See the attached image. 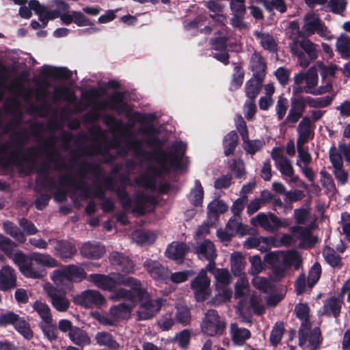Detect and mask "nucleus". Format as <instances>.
<instances>
[{"label": "nucleus", "instance_id": "nucleus-6", "mask_svg": "<svg viewBox=\"0 0 350 350\" xmlns=\"http://www.w3.org/2000/svg\"><path fill=\"white\" fill-rule=\"evenodd\" d=\"M146 144L154 149L152 151H147L143 148V142L140 139H135L129 141L126 144L129 149L133 151L134 154L137 157H145L147 159L154 160L160 166V163H163V159L160 157L159 153H157L160 150V148L163 146V142L158 137H150L146 141Z\"/></svg>", "mask_w": 350, "mask_h": 350}, {"label": "nucleus", "instance_id": "nucleus-59", "mask_svg": "<svg viewBox=\"0 0 350 350\" xmlns=\"http://www.w3.org/2000/svg\"><path fill=\"white\" fill-rule=\"evenodd\" d=\"M135 181L137 185L146 189L154 190L156 188L157 180L155 178L151 175H140L135 178Z\"/></svg>", "mask_w": 350, "mask_h": 350}, {"label": "nucleus", "instance_id": "nucleus-28", "mask_svg": "<svg viewBox=\"0 0 350 350\" xmlns=\"http://www.w3.org/2000/svg\"><path fill=\"white\" fill-rule=\"evenodd\" d=\"M194 252L208 261L215 260L217 256L214 244L208 239H204L195 247Z\"/></svg>", "mask_w": 350, "mask_h": 350}, {"label": "nucleus", "instance_id": "nucleus-10", "mask_svg": "<svg viewBox=\"0 0 350 350\" xmlns=\"http://www.w3.org/2000/svg\"><path fill=\"white\" fill-rule=\"evenodd\" d=\"M299 44L304 51H299L295 46L291 47V52L298 58L299 65L306 68L311 61L315 60L318 57L317 50L315 44L310 40H302Z\"/></svg>", "mask_w": 350, "mask_h": 350}, {"label": "nucleus", "instance_id": "nucleus-38", "mask_svg": "<svg viewBox=\"0 0 350 350\" xmlns=\"http://www.w3.org/2000/svg\"><path fill=\"white\" fill-rule=\"evenodd\" d=\"M262 82V80L252 77L245 83V94L249 100H255L256 98L261 90Z\"/></svg>", "mask_w": 350, "mask_h": 350}, {"label": "nucleus", "instance_id": "nucleus-25", "mask_svg": "<svg viewBox=\"0 0 350 350\" xmlns=\"http://www.w3.org/2000/svg\"><path fill=\"white\" fill-rule=\"evenodd\" d=\"M342 301L335 296L326 299L323 306L322 315L327 317H334L337 319L340 317L342 308Z\"/></svg>", "mask_w": 350, "mask_h": 350}, {"label": "nucleus", "instance_id": "nucleus-24", "mask_svg": "<svg viewBox=\"0 0 350 350\" xmlns=\"http://www.w3.org/2000/svg\"><path fill=\"white\" fill-rule=\"evenodd\" d=\"M314 126L312 125L310 118L308 116L303 117L297 129L298 133L297 143L299 144L301 143H307L310 138V135L312 134V135H314ZM312 137H313V136H312Z\"/></svg>", "mask_w": 350, "mask_h": 350}, {"label": "nucleus", "instance_id": "nucleus-35", "mask_svg": "<svg viewBox=\"0 0 350 350\" xmlns=\"http://www.w3.org/2000/svg\"><path fill=\"white\" fill-rule=\"evenodd\" d=\"M239 144V135L235 131L228 132L223 138L224 154L229 157L234 152Z\"/></svg>", "mask_w": 350, "mask_h": 350}, {"label": "nucleus", "instance_id": "nucleus-27", "mask_svg": "<svg viewBox=\"0 0 350 350\" xmlns=\"http://www.w3.org/2000/svg\"><path fill=\"white\" fill-rule=\"evenodd\" d=\"M40 74L46 77H53L61 79H69L72 72L67 68H55L49 65H44L40 69Z\"/></svg>", "mask_w": 350, "mask_h": 350}, {"label": "nucleus", "instance_id": "nucleus-7", "mask_svg": "<svg viewBox=\"0 0 350 350\" xmlns=\"http://www.w3.org/2000/svg\"><path fill=\"white\" fill-rule=\"evenodd\" d=\"M11 258L18 267L21 273L26 278L40 279L46 274L44 269L33 267V252L27 255L21 250H17L12 254Z\"/></svg>", "mask_w": 350, "mask_h": 350}, {"label": "nucleus", "instance_id": "nucleus-36", "mask_svg": "<svg viewBox=\"0 0 350 350\" xmlns=\"http://www.w3.org/2000/svg\"><path fill=\"white\" fill-rule=\"evenodd\" d=\"M323 256L326 262L333 269H340L343 266L341 256L331 247L325 245Z\"/></svg>", "mask_w": 350, "mask_h": 350}, {"label": "nucleus", "instance_id": "nucleus-61", "mask_svg": "<svg viewBox=\"0 0 350 350\" xmlns=\"http://www.w3.org/2000/svg\"><path fill=\"white\" fill-rule=\"evenodd\" d=\"M321 273V265L317 262L312 265L310 270L309 271L308 277V285L312 288L317 282L319 280Z\"/></svg>", "mask_w": 350, "mask_h": 350}, {"label": "nucleus", "instance_id": "nucleus-26", "mask_svg": "<svg viewBox=\"0 0 350 350\" xmlns=\"http://www.w3.org/2000/svg\"><path fill=\"white\" fill-rule=\"evenodd\" d=\"M70 341L79 347L83 348L92 343L91 338L86 331L79 327H74L71 332L68 334Z\"/></svg>", "mask_w": 350, "mask_h": 350}, {"label": "nucleus", "instance_id": "nucleus-8", "mask_svg": "<svg viewBox=\"0 0 350 350\" xmlns=\"http://www.w3.org/2000/svg\"><path fill=\"white\" fill-rule=\"evenodd\" d=\"M84 269L75 265H69L53 271L51 280L56 284L64 281L80 282L86 278Z\"/></svg>", "mask_w": 350, "mask_h": 350}, {"label": "nucleus", "instance_id": "nucleus-43", "mask_svg": "<svg viewBox=\"0 0 350 350\" xmlns=\"http://www.w3.org/2000/svg\"><path fill=\"white\" fill-rule=\"evenodd\" d=\"M3 229L5 232L18 241L20 243H24L26 241L25 233L13 222L6 221L3 223Z\"/></svg>", "mask_w": 350, "mask_h": 350}, {"label": "nucleus", "instance_id": "nucleus-42", "mask_svg": "<svg viewBox=\"0 0 350 350\" xmlns=\"http://www.w3.org/2000/svg\"><path fill=\"white\" fill-rule=\"evenodd\" d=\"M133 306V304L121 303L111 306L109 312L113 318L124 319L130 315Z\"/></svg>", "mask_w": 350, "mask_h": 350}, {"label": "nucleus", "instance_id": "nucleus-23", "mask_svg": "<svg viewBox=\"0 0 350 350\" xmlns=\"http://www.w3.org/2000/svg\"><path fill=\"white\" fill-rule=\"evenodd\" d=\"M251 70L253 77L264 81L266 76L267 64L263 57L257 52H254L250 59Z\"/></svg>", "mask_w": 350, "mask_h": 350}, {"label": "nucleus", "instance_id": "nucleus-20", "mask_svg": "<svg viewBox=\"0 0 350 350\" xmlns=\"http://www.w3.org/2000/svg\"><path fill=\"white\" fill-rule=\"evenodd\" d=\"M80 152H74L73 155L79 157L81 154L88 156L100 154L103 157L102 162L104 164H111L116 159V155L109 152L107 148H103L100 145L85 146L80 150Z\"/></svg>", "mask_w": 350, "mask_h": 350}, {"label": "nucleus", "instance_id": "nucleus-60", "mask_svg": "<svg viewBox=\"0 0 350 350\" xmlns=\"http://www.w3.org/2000/svg\"><path fill=\"white\" fill-rule=\"evenodd\" d=\"M10 148L8 144L5 142L0 143V165L3 167H8L11 163H15L14 158V155L12 154V152L6 157L5 155L8 152Z\"/></svg>", "mask_w": 350, "mask_h": 350}, {"label": "nucleus", "instance_id": "nucleus-37", "mask_svg": "<svg viewBox=\"0 0 350 350\" xmlns=\"http://www.w3.org/2000/svg\"><path fill=\"white\" fill-rule=\"evenodd\" d=\"M208 218L218 220L219 215L224 214L228 210V205L222 200L215 199L207 206Z\"/></svg>", "mask_w": 350, "mask_h": 350}, {"label": "nucleus", "instance_id": "nucleus-44", "mask_svg": "<svg viewBox=\"0 0 350 350\" xmlns=\"http://www.w3.org/2000/svg\"><path fill=\"white\" fill-rule=\"evenodd\" d=\"M255 35L260 38V45L265 50L273 53L278 52V44L271 35L260 32H256Z\"/></svg>", "mask_w": 350, "mask_h": 350}, {"label": "nucleus", "instance_id": "nucleus-14", "mask_svg": "<svg viewBox=\"0 0 350 350\" xmlns=\"http://www.w3.org/2000/svg\"><path fill=\"white\" fill-rule=\"evenodd\" d=\"M143 267L154 280L168 284L170 273V270L168 267L163 266L159 261L150 258H148L144 261Z\"/></svg>", "mask_w": 350, "mask_h": 350}, {"label": "nucleus", "instance_id": "nucleus-11", "mask_svg": "<svg viewBox=\"0 0 350 350\" xmlns=\"http://www.w3.org/2000/svg\"><path fill=\"white\" fill-rule=\"evenodd\" d=\"M226 329V323L220 320L217 310H208L202 324V332L209 336L221 334Z\"/></svg>", "mask_w": 350, "mask_h": 350}, {"label": "nucleus", "instance_id": "nucleus-13", "mask_svg": "<svg viewBox=\"0 0 350 350\" xmlns=\"http://www.w3.org/2000/svg\"><path fill=\"white\" fill-rule=\"evenodd\" d=\"M251 224L254 226H259L265 230L274 232L281 227H286L288 223L286 221H281L276 215L272 213L265 214L264 213H258L251 220Z\"/></svg>", "mask_w": 350, "mask_h": 350}, {"label": "nucleus", "instance_id": "nucleus-54", "mask_svg": "<svg viewBox=\"0 0 350 350\" xmlns=\"http://www.w3.org/2000/svg\"><path fill=\"white\" fill-rule=\"evenodd\" d=\"M251 337V332L247 328L237 327L232 330V340L235 345H242Z\"/></svg>", "mask_w": 350, "mask_h": 350}, {"label": "nucleus", "instance_id": "nucleus-22", "mask_svg": "<svg viewBox=\"0 0 350 350\" xmlns=\"http://www.w3.org/2000/svg\"><path fill=\"white\" fill-rule=\"evenodd\" d=\"M51 302L54 308L59 312H65L69 308L70 301L66 298L64 293L56 287H51L47 292Z\"/></svg>", "mask_w": 350, "mask_h": 350}, {"label": "nucleus", "instance_id": "nucleus-15", "mask_svg": "<svg viewBox=\"0 0 350 350\" xmlns=\"http://www.w3.org/2000/svg\"><path fill=\"white\" fill-rule=\"evenodd\" d=\"M74 302L83 308L100 306L105 303V297L98 291L88 289L74 297Z\"/></svg>", "mask_w": 350, "mask_h": 350}, {"label": "nucleus", "instance_id": "nucleus-30", "mask_svg": "<svg viewBox=\"0 0 350 350\" xmlns=\"http://www.w3.org/2000/svg\"><path fill=\"white\" fill-rule=\"evenodd\" d=\"M95 340L98 345L107 347L111 350H119L120 345L113 336L108 332H98L95 335Z\"/></svg>", "mask_w": 350, "mask_h": 350}, {"label": "nucleus", "instance_id": "nucleus-1", "mask_svg": "<svg viewBox=\"0 0 350 350\" xmlns=\"http://www.w3.org/2000/svg\"><path fill=\"white\" fill-rule=\"evenodd\" d=\"M100 96L98 90L96 88H92L82 92L83 99L87 100L88 104L83 103V108L80 105H75L73 113H80L90 106H94L96 110H105L108 107L116 111L117 114H128L131 111L129 105L125 102L126 92L115 90L109 97L108 100L96 103L94 100Z\"/></svg>", "mask_w": 350, "mask_h": 350}, {"label": "nucleus", "instance_id": "nucleus-5", "mask_svg": "<svg viewBox=\"0 0 350 350\" xmlns=\"http://www.w3.org/2000/svg\"><path fill=\"white\" fill-rule=\"evenodd\" d=\"M92 281L99 288L112 292L118 285H124L131 288L137 278L124 275L120 273H112L111 275L92 273L90 275Z\"/></svg>", "mask_w": 350, "mask_h": 350}, {"label": "nucleus", "instance_id": "nucleus-56", "mask_svg": "<svg viewBox=\"0 0 350 350\" xmlns=\"http://www.w3.org/2000/svg\"><path fill=\"white\" fill-rule=\"evenodd\" d=\"M245 72L241 66L236 65L233 70L230 90L239 89L243 84Z\"/></svg>", "mask_w": 350, "mask_h": 350}, {"label": "nucleus", "instance_id": "nucleus-49", "mask_svg": "<svg viewBox=\"0 0 350 350\" xmlns=\"http://www.w3.org/2000/svg\"><path fill=\"white\" fill-rule=\"evenodd\" d=\"M265 143L260 139H247L243 140L242 147L247 154L252 156L260 151L264 146Z\"/></svg>", "mask_w": 350, "mask_h": 350}, {"label": "nucleus", "instance_id": "nucleus-9", "mask_svg": "<svg viewBox=\"0 0 350 350\" xmlns=\"http://www.w3.org/2000/svg\"><path fill=\"white\" fill-rule=\"evenodd\" d=\"M304 24L300 31V37L308 38L315 33L325 37L327 27L321 18L314 13H308L304 16Z\"/></svg>", "mask_w": 350, "mask_h": 350}, {"label": "nucleus", "instance_id": "nucleus-3", "mask_svg": "<svg viewBox=\"0 0 350 350\" xmlns=\"http://www.w3.org/2000/svg\"><path fill=\"white\" fill-rule=\"evenodd\" d=\"M186 152V145L183 142H178L172 146V151L168 152L160 148L157 152L160 154L163 163L160 166L151 165L148 167V171L157 177H162L164 174L168 173L172 167L180 169V164Z\"/></svg>", "mask_w": 350, "mask_h": 350}, {"label": "nucleus", "instance_id": "nucleus-34", "mask_svg": "<svg viewBox=\"0 0 350 350\" xmlns=\"http://www.w3.org/2000/svg\"><path fill=\"white\" fill-rule=\"evenodd\" d=\"M105 252V247L100 244L85 243L81 247V255L90 259H99Z\"/></svg>", "mask_w": 350, "mask_h": 350}, {"label": "nucleus", "instance_id": "nucleus-33", "mask_svg": "<svg viewBox=\"0 0 350 350\" xmlns=\"http://www.w3.org/2000/svg\"><path fill=\"white\" fill-rule=\"evenodd\" d=\"M38 148L34 146L29 147L25 151L23 149V152L20 154L21 163L16 164L13 163L15 166L19 168H23V164H29L33 166L39 156Z\"/></svg>", "mask_w": 350, "mask_h": 350}, {"label": "nucleus", "instance_id": "nucleus-55", "mask_svg": "<svg viewBox=\"0 0 350 350\" xmlns=\"http://www.w3.org/2000/svg\"><path fill=\"white\" fill-rule=\"evenodd\" d=\"M301 321L298 330V345L303 347L308 338V332L311 329L312 324L310 319L300 320Z\"/></svg>", "mask_w": 350, "mask_h": 350}, {"label": "nucleus", "instance_id": "nucleus-58", "mask_svg": "<svg viewBox=\"0 0 350 350\" xmlns=\"http://www.w3.org/2000/svg\"><path fill=\"white\" fill-rule=\"evenodd\" d=\"M17 245L10 238L0 233V250L3 252L10 258H12L14 249Z\"/></svg>", "mask_w": 350, "mask_h": 350}, {"label": "nucleus", "instance_id": "nucleus-17", "mask_svg": "<svg viewBox=\"0 0 350 350\" xmlns=\"http://www.w3.org/2000/svg\"><path fill=\"white\" fill-rule=\"evenodd\" d=\"M306 108L304 96L292 97L291 98V108L284 120V123L294 125L303 116Z\"/></svg>", "mask_w": 350, "mask_h": 350}, {"label": "nucleus", "instance_id": "nucleus-21", "mask_svg": "<svg viewBox=\"0 0 350 350\" xmlns=\"http://www.w3.org/2000/svg\"><path fill=\"white\" fill-rule=\"evenodd\" d=\"M77 252L75 244L68 240H57L55 246V255L64 261L72 259Z\"/></svg>", "mask_w": 350, "mask_h": 350}, {"label": "nucleus", "instance_id": "nucleus-18", "mask_svg": "<svg viewBox=\"0 0 350 350\" xmlns=\"http://www.w3.org/2000/svg\"><path fill=\"white\" fill-rule=\"evenodd\" d=\"M109 260L110 263L115 267L118 271L125 273H132L135 271L133 261L121 252H111L109 254Z\"/></svg>", "mask_w": 350, "mask_h": 350}, {"label": "nucleus", "instance_id": "nucleus-4", "mask_svg": "<svg viewBox=\"0 0 350 350\" xmlns=\"http://www.w3.org/2000/svg\"><path fill=\"white\" fill-rule=\"evenodd\" d=\"M131 288L137 294L139 306L137 311V319L146 321L153 318L161 310L162 303L160 299H153L146 289L142 288V282L137 279Z\"/></svg>", "mask_w": 350, "mask_h": 350}, {"label": "nucleus", "instance_id": "nucleus-19", "mask_svg": "<svg viewBox=\"0 0 350 350\" xmlns=\"http://www.w3.org/2000/svg\"><path fill=\"white\" fill-rule=\"evenodd\" d=\"M17 286V276L14 269L4 265L0 269V291H10Z\"/></svg>", "mask_w": 350, "mask_h": 350}, {"label": "nucleus", "instance_id": "nucleus-50", "mask_svg": "<svg viewBox=\"0 0 350 350\" xmlns=\"http://www.w3.org/2000/svg\"><path fill=\"white\" fill-rule=\"evenodd\" d=\"M33 308L41 318L42 322L52 321L51 309L45 302L36 300L33 304Z\"/></svg>", "mask_w": 350, "mask_h": 350}, {"label": "nucleus", "instance_id": "nucleus-52", "mask_svg": "<svg viewBox=\"0 0 350 350\" xmlns=\"http://www.w3.org/2000/svg\"><path fill=\"white\" fill-rule=\"evenodd\" d=\"M15 329L22 335L24 338L30 340L33 337V332L29 323L23 318H19L14 325Z\"/></svg>", "mask_w": 350, "mask_h": 350}, {"label": "nucleus", "instance_id": "nucleus-2", "mask_svg": "<svg viewBox=\"0 0 350 350\" xmlns=\"http://www.w3.org/2000/svg\"><path fill=\"white\" fill-rule=\"evenodd\" d=\"M55 137H48L44 142V146L51 147V149L46 152L47 161L42 163L37 171L36 187H40V190L51 191L57 187L54 178L48 176L51 171V162L54 163L57 168L60 167L59 162L64 164L60 161L59 153L55 149Z\"/></svg>", "mask_w": 350, "mask_h": 350}, {"label": "nucleus", "instance_id": "nucleus-32", "mask_svg": "<svg viewBox=\"0 0 350 350\" xmlns=\"http://www.w3.org/2000/svg\"><path fill=\"white\" fill-rule=\"evenodd\" d=\"M88 173H91L96 178L104 177V172L100 165L96 162L83 161L78 170L79 176L84 178Z\"/></svg>", "mask_w": 350, "mask_h": 350}, {"label": "nucleus", "instance_id": "nucleus-53", "mask_svg": "<svg viewBox=\"0 0 350 350\" xmlns=\"http://www.w3.org/2000/svg\"><path fill=\"white\" fill-rule=\"evenodd\" d=\"M156 118L157 116L153 113H150L144 115L143 118L137 119V120L139 122H146L149 124L146 126L141 129L140 133L146 135H152L157 133L158 132L157 129L153 124H151L156 120Z\"/></svg>", "mask_w": 350, "mask_h": 350}, {"label": "nucleus", "instance_id": "nucleus-16", "mask_svg": "<svg viewBox=\"0 0 350 350\" xmlns=\"http://www.w3.org/2000/svg\"><path fill=\"white\" fill-rule=\"evenodd\" d=\"M29 139V133L26 129H22L15 131L10 135L9 139L10 143L16 146V149L12 151L14 155V160L16 164L21 163L20 154L23 152V146Z\"/></svg>", "mask_w": 350, "mask_h": 350}, {"label": "nucleus", "instance_id": "nucleus-45", "mask_svg": "<svg viewBox=\"0 0 350 350\" xmlns=\"http://www.w3.org/2000/svg\"><path fill=\"white\" fill-rule=\"evenodd\" d=\"M285 332V328L284 323L282 321L276 322L269 336V342L273 347H277L282 340L283 335Z\"/></svg>", "mask_w": 350, "mask_h": 350}, {"label": "nucleus", "instance_id": "nucleus-46", "mask_svg": "<svg viewBox=\"0 0 350 350\" xmlns=\"http://www.w3.org/2000/svg\"><path fill=\"white\" fill-rule=\"evenodd\" d=\"M306 107L307 105L312 108H323L329 106L332 100L333 96H326L323 98H312L311 96L304 97Z\"/></svg>", "mask_w": 350, "mask_h": 350}, {"label": "nucleus", "instance_id": "nucleus-48", "mask_svg": "<svg viewBox=\"0 0 350 350\" xmlns=\"http://www.w3.org/2000/svg\"><path fill=\"white\" fill-rule=\"evenodd\" d=\"M137 298V294L132 288L131 290H127L120 288L116 290L113 295H111V299L113 301L124 299L131 301L133 304L135 303Z\"/></svg>", "mask_w": 350, "mask_h": 350}, {"label": "nucleus", "instance_id": "nucleus-47", "mask_svg": "<svg viewBox=\"0 0 350 350\" xmlns=\"http://www.w3.org/2000/svg\"><path fill=\"white\" fill-rule=\"evenodd\" d=\"M204 189L199 180H195V187L191 189L189 195V200L195 206H201L203 202Z\"/></svg>", "mask_w": 350, "mask_h": 350}, {"label": "nucleus", "instance_id": "nucleus-40", "mask_svg": "<svg viewBox=\"0 0 350 350\" xmlns=\"http://www.w3.org/2000/svg\"><path fill=\"white\" fill-rule=\"evenodd\" d=\"M39 327L41 329L44 337L47 338L48 340L52 342L57 340V327L55 323H53V320L41 322L39 324Z\"/></svg>", "mask_w": 350, "mask_h": 350}, {"label": "nucleus", "instance_id": "nucleus-51", "mask_svg": "<svg viewBox=\"0 0 350 350\" xmlns=\"http://www.w3.org/2000/svg\"><path fill=\"white\" fill-rule=\"evenodd\" d=\"M62 97H64L65 100L68 102H74L77 100L75 94L71 92L68 88L63 86L55 88L52 97L53 100L58 101Z\"/></svg>", "mask_w": 350, "mask_h": 350}, {"label": "nucleus", "instance_id": "nucleus-64", "mask_svg": "<svg viewBox=\"0 0 350 350\" xmlns=\"http://www.w3.org/2000/svg\"><path fill=\"white\" fill-rule=\"evenodd\" d=\"M20 318L19 315L14 312H8L0 314V327H6L8 325L14 326Z\"/></svg>", "mask_w": 350, "mask_h": 350}, {"label": "nucleus", "instance_id": "nucleus-57", "mask_svg": "<svg viewBox=\"0 0 350 350\" xmlns=\"http://www.w3.org/2000/svg\"><path fill=\"white\" fill-rule=\"evenodd\" d=\"M308 340L310 343V350H317L323 341L321 331L319 327H314L308 333Z\"/></svg>", "mask_w": 350, "mask_h": 350}, {"label": "nucleus", "instance_id": "nucleus-62", "mask_svg": "<svg viewBox=\"0 0 350 350\" xmlns=\"http://www.w3.org/2000/svg\"><path fill=\"white\" fill-rule=\"evenodd\" d=\"M228 38L226 36H217L210 40L211 49L215 51H224L227 50Z\"/></svg>", "mask_w": 350, "mask_h": 350}, {"label": "nucleus", "instance_id": "nucleus-41", "mask_svg": "<svg viewBox=\"0 0 350 350\" xmlns=\"http://www.w3.org/2000/svg\"><path fill=\"white\" fill-rule=\"evenodd\" d=\"M32 259L36 264L44 267L54 268L58 266L57 260L48 254L33 252Z\"/></svg>", "mask_w": 350, "mask_h": 350}, {"label": "nucleus", "instance_id": "nucleus-63", "mask_svg": "<svg viewBox=\"0 0 350 350\" xmlns=\"http://www.w3.org/2000/svg\"><path fill=\"white\" fill-rule=\"evenodd\" d=\"M288 107V104L287 98L284 97L283 95L280 96L275 105L276 116L279 120H281L284 118Z\"/></svg>", "mask_w": 350, "mask_h": 350}, {"label": "nucleus", "instance_id": "nucleus-39", "mask_svg": "<svg viewBox=\"0 0 350 350\" xmlns=\"http://www.w3.org/2000/svg\"><path fill=\"white\" fill-rule=\"evenodd\" d=\"M245 265V257L241 252H234L231 255V271L234 275L241 276Z\"/></svg>", "mask_w": 350, "mask_h": 350}, {"label": "nucleus", "instance_id": "nucleus-12", "mask_svg": "<svg viewBox=\"0 0 350 350\" xmlns=\"http://www.w3.org/2000/svg\"><path fill=\"white\" fill-rule=\"evenodd\" d=\"M210 284L211 280L207 277L206 270L201 269L190 284L197 301L203 302L208 299L210 295Z\"/></svg>", "mask_w": 350, "mask_h": 350}, {"label": "nucleus", "instance_id": "nucleus-29", "mask_svg": "<svg viewBox=\"0 0 350 350\" xmlns=\"http://www.w3.org/2000/svg\"><path fill=\"white\" fill-rule=\"evenodd\" d=\"M190 248L185 243L178 242L174 246L170 245L165 251V256L172 260H183Z\"/></svg>", "mask_w": 350, "mask_h": 350}, {"label": "nucleus", "instance_id": "nucleus-31", "mask_svg": "<svg viewBox=\"0 0 350 350\" xmlns=\"http://www.w3.org/2000/svg\"><path fill=\"white\" fill-rule=\"evenodd\" d=\"M336 51L342 59L350 60V36L341 33L336 41Z\"/></svg>", "mask_w": 350, "mask_h": 350}]
</instances>
